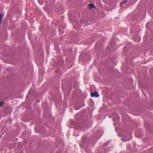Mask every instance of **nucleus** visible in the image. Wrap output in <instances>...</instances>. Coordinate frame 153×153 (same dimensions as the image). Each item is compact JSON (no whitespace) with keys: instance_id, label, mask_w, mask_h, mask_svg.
<instances>
[{"instance_id":"nucleus-2","label":"nucleus","mask_w":153,"mask_h":153,"mask_svg":"<svg viewBox=\"0 0 153 153\" xmlns=\"http://www.w3.org/2000/svg\"><path fill=\"white\" fill-rule=\"evenodd\" d=\"M88 8L90 9H91L92 8H95V7L94 5L93 4H91L89 5H88Z\"/></svg>"},{"instance_id":"nucleus-3","label":"nucleus","mask_w":153,"mask_h":153,"mask_svg":"<svg viewBox=\"0 0 153 153\" xmlns=\"http://www.w3.org/2000/svg\"><path fill=\"white\" fill-rule=\"evenodd\" d=\"M3 16V15H2V14L0 15V22H1Z\"/></svg>"},{"instance_id":"nucleus-1","label":"nucleus","mask_w":153,"mask_h":153,"mask_svg":"<svg viewBox=\"0 0 153 153\" xmlns=\"http://www.w3.org/2000/svg\"><path fill=\"white\" fill-rule=\"evenodd\" d=\"M91 96L92 97H98L99 96L97 91H95L94 93H91Z\"/></svg>"},{"instance_id":"nucleus-4","label":"nucleus","mask_w":153,"mask_h":153,"mask_svg":"<svg viewBox=\"0 0 153 153\" xmlns=\"http://www.w3.org/2000/svg\"><path fill=\"white\" fill-rule=\"evenodd\" d=\"M4 101L0 102V106H1L4 104Z\"/></svg>"},{"instance_id":"nucleus-5","label":"nucleus","mask_w":153,"mask_h":153,"mask_svg":"<svg viewBox=\"0 0 153 153\" xmlns=\"http://www.w3.org/2000/svg\"><path fill=\"white\" fill-rule=\"evenodd\" d=\"M126 2V1H124L123 2L121 3H120V6H122L123 5V4L125 3Z\"/></svg>"}]
</instances>
